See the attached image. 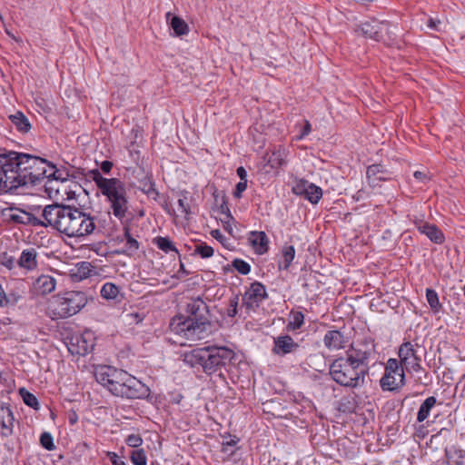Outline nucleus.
Here are the masks:
<instances>
[{
  "mask_svg": "<svg viewBox=\"0 0 465 465\" xmlns=\"http://www.w3.org/2000/svg\"><path fill=\"white\" fill-rule=\"evenodd\" d=\"M301 348V345L294 341L290 335H280L273 339V347L272 351L278 356H285L287 354L295 353Z\"/></svg>",
  "mask_w": 465,
  "mask_h": 465,
  "instance_id": "dca6fc26",
  "label": "nucleus"
},
{
  "mask_svg": "<svg viewBox=\"0 0 465 465\" xmlns=\"http://www.w3.org/2000/svg\"><path fill=\"white\" fill-rule=\"evenodd\" d=\"M56 280L50 275L39 276L33 284V292L36 295H46L54 291Z\"/></svg>",
  "mask_w": 465,
  "mask_h": 465,
  "instance_id": "6ab92c4d",
  "label": "nucleus"
},
{
  "mask_svg": "<svg viewBox=\"0 0 465 465\" xmlns=\"http://www.w3.org/2000/svg\"><path fill=\"white\" fill-rule=\"evenodd\" d=\"M441 25L440 21V20H435L433 18H430L429 20V23H428V26L431 29H434V30H437V31H440V25Z\"/></svg>",
  "mask_w": 465,
  "mask_h": 465,
  "instance_id": "5fc2aeb1",
  "label": "nucleus"
},
{
  "mask_svg": "<svg viewBox=\"0 0 465 465\" xmlns=\"http://www.w3.org/2000/svg\"><path fill=\"white\" fill-rule=\"evenodd\" d=\"M413 223L416 228L419 230V232L420 231V227H422V225H426L428 223L427 222L424 221V214L414 216Z\"/></svg>",
  "mask_w": 465,
  "mask_h": 465,
  "instance_id": "8fccbe9b",
  "label": "nucleus"
},
{
  "mask_svg": "<svg viewBox=\"0 0 465 465\" xmlns=\"http://www.w3.org/2000/svg\"><path fill=\"white\" fill-rule=\"evenodd\" d=\"M142 191L145 193L148 196H151L153 198H156L158 196V192L155 189L154 183L150 180L146 179V181L143 183Z\"/></svg>",
  "mask_w": 465,
  "mask_h": 465,
  "instance_id": "c03bdc74",
  "label": "nucleus"
},
{
  "mask_svg": "<svg viewBox=\"0 0 465 465\" xmlns=\"http://www.w3.org/2000/svg\"><path fill=\"white\" fill-rule=\"evenodd\" d=\"M123 373V370L110 367L101 368L95 374L96 381L113 394V389L117 386L119 380L115 377Z\"/></svg>",
  "mask_w": 465,
  "mask_h": 465,
  "instance_id": "f3484780",
  "label": "nucleus"
},
{
  "mask_svg": "<svg viewBox=\"0 0 465 465\" xmlns=\"http://www.w3.org/2000/svg\"><path fill=\"white\" fill-rule=\"evenodd\" d=\"M0 262L3 266L6 267L9 270H12L15 267V264L17 262L13 256L7 255L6 253H4L1 256Z\"/></svg>",
  "mask_w": 465,
  "mask_h": 465,
  "instance_id": "a18cd8bd",
  "label": "nucleus"
},
{
  "mask_svg": "<svg viewBox=\"0 0 465 465\" xmlns=\"http://www.w3.org/2000/svg\"><path fill=\"white\" fill-rule=\"evenodd\" d=\"M0 411L6 414V418L3 415L1 420V427L4 430L2 431V436L8 437L13 434V425L15 420L14 413L10 407L5 404L1 405Z\"/></svg>",
  "mask_w": 465,
  "mask_h": 465,
  "instance_id": "a878e982",
  "label": "nucleus"
},
{
  "mask_svg": "<svg viewBox=\"0 0 465 465\" xmlns=\"http://www.w3.org/2000/svg\"><path fill=\"white\" fill-rule=\"evenodd\" d=\"M311 130H312L311 124L309 121L306 120L304 123V126H303L300 135L298 136V139H302L303 137L308 135L311 133Z\"/></svg>",
  "mask_w": 465,
  "mask_h": 465,
  "instance_id": "3c124183",
  "label": "nucleus"
},
{
  "mask_svg": "<svg viewBox=\"0 0 465 465\" xmlns=\"http://www.w3.org/2000/svg\"><path fill=\"white\" fill-rule=\"evenodd\" d=\"M113 168V163L110 162V161H104L102 162L101 163V170L104 173H109L111 172Z\"/></svg>",
  "mask_w": 465,
  "mask_h": 465,
  "instance_id": "864d4df0",
  "label": "nucleus"
},
{
  "mask_svg": "<svg viewBox=\"0 0 465 465\" xmlns=\"http://www.w3.org/2000/svg\"><path fill=\"white\" fill-rule=\"evenodd\" d=\"M436 398L433 396L428 397L420 406L417 413V420L419 422L424 421L430 415L431 409L436 404Z\"/></svg>",
  "mask_w": 465,
  "mask_h": 465,
  "instance_id": "7c9ffc66",
  "label": "nucleus"
},
{
  "mask_svg": "<svg viewBox=\"0 0 465 465\" xmlns=\"http://www.w3.org/2000/svg\"><path fill=\"white\" fill-rule=\"evenodd\" d=\"M238 441V439H236L235 437L233 439H231L230 440L226 441V442H223V451H228V449L227 447L228 446H234Z\"/></svg>",
  "mask_w": 465,
  "mask_h": 465,
  "instance_id": "bf43d9fd",
  "label": "nucleus"
},
{
  "mask_svg": "<svg viewBox=\"0 0 465 465\" xmlns=\"http://www.w3.org/2000/svg\"><path fill=\"white\" fill-rule=\"evenodd\" d=\"M236 173L237 175L240 177L241 181H247V173L242 166L238 167Z\"/></svg>",
  "mask_w": 465,
  "mask_h": 465,
  "instance_id": "4d7b16f0",
  "label": "nucleus"
},
{
  "mask_svg": "<svg viewBox=\"0 0 465 465\" xmlns=\"http://www.w3.org/2000/svg\"><path fill=\"white\" fill-rule=\"evenodd\" d=\"M295 257V249L292 245H285L282 249V260L279 262V269L288 270Z\"/></svg>",
  "mask_w": 465,
  "mask_h": 465,
  "instance_id": "c756f323",
  "label": "nucleus"
},
{
  "mask_svg": "<svg viewBox=\"0 0 465 465\" xmlns=\"http://www.w3.org/2000/svg\"><path fill=\"white\" fill-rule=\"evenodd\" d=\"M109 455L113 465H126V463L120 460L115 453H110Z\"/></svg>",
  "mask_w": 465,
  "mask_h": 465,
  "instance_id": "6e6d98bb",
  "label": "nucleus"
},
{
  "mask_svg": "<svg viewBox=\"0 0 465 465\" xmlns=\"http://www.w3.org/2000/svg\"><path fill=\"white\" fill-rule=\"evenodd\" d=\"M151 465H154L153 463H152Z\"/></svg>",
  "mask_w": 465,
  "mask_h": 465,
  "instance_id": "69168bd1",
  "label": "nucleus"
},
{
  "mask_svg": "<svg viewBox=\"0 0 465 465\" xmlns=\"http://www.w3.org/2000/svg\"><path fill=\"white\" fill-rule=\"evenodd\" d=\"M12 124L21 134H27L31 130V124L28 118L20 111L8 116Z\"/></svg>",
  "mask_w": 465,
  "mask_h": 465,
  "instance_id": "cd10ccee",
  "label": "nucleus"
},
{
  "mask_svg": "<svg viewBox=\"0 0 465 465\" xmlns=\"http://www.w3.org/2000/svg\"><path fill=\"white\" fill-rule=\"evenodd\" d=\"M413 176L417 180H419V181H420L421 183H424L430 180L428 174L426 173L420 172V171L414 172Z\"/></svg>",
  "mask_w": 465,
  "mask_h": 465,
  "instance_id": "603ef678",
  "label": "nucleus"
},
{
  "mask_svg": "<svg viewBox=\"0 0 465 465\" xmlns=\"http://www.w3.org/2000/svg\"><path fill=\"white\" fill-rule=\"evenodd\" d=\"M124 236L125 238V245L124 249L123 250V253L126 255H134L137 250L139 249V242L136 239H134L129 232V228H124Z\"/></svg>",
  "mask_w": 465,
  "mask_h": 465,
  "instance_id": "2f4dec72",
  "label": "nucleus"
},
{
  "mask_svg": "<svg viewBox=\"0 0 465 465\" xmlns=\"http://www.w3.org/2000/svg\"><path fill=\"white\" fill-rule=\"evenodd\" d=\"M405 375L404 372L384 374L381 379V387L384 391H394L399 389L404 384Z\"/></svg>",
  "mask_w": 465,
  "mask_h": 465,
  "instance_id": "4be33fe9",
  "label": "nucleus"
},
{
  "mask_svg": "<svg viewBox=\"0 0 465 465\" xmlns=\"http://www.w3.org/2000/svg\"><path fill=\"white\" fill-rule=\"evenodd\" d=\"M42 216L45 219V227H52L70 238L87 236L95 229L94 220L90 214L70 205H46Z\"/></svg>",
  "mask_w": 465,
  "mask_h": 465,
  "instance_id": "f257e3e1",
  "label": "nucleus"
},
{
  "mask_svg": "<svg viewBox=\"0 0 465 465\" xmlns=\"http://www.w3.org/2000/svg\"><path fill=\"white\" fill-rule=\"evenodd\" d=\"M7 149L0 146V194L15 190V173L9 163Z\"/></svg>",
  "mask_w": 465,
  "mask_h": 465,
  "instance_id": "1a4fd4ad",
  "label": "nucleus"
},
{
  "mask_svg": "<svg viewBox=\"0 0 465 465\" xmlns=\"http://www.w3.org/2000/svg\"><path fill=\"white\" fill-rule=\"evenodd\" d=\"M10 220L15 223H22V224H33L35 226H43L45 227V220L42 221L37 217L34 216L32 213L18 210L15 213L10 214Z\"/></svg>",
  "mask_w": 465,
  "mask_h": 465,
  "instance_id": "b1692460",
  "label": "nucleus"
},
{
  "mask_svg": "<svg viewBox=\"0 0 465 465\" xmlns=\"http://www.w3.org/2000/svg\"><path fill=\"white\" fill-rule=\"evenodd\" d=\"M90 174L99 192L106 198L114 216L120 221L124 219L129 213V200L124 183L117 178H105L97 169L91 171Z\"/></svg>",
  "mask_w": 465,
  "mask_h": 465,
  "instance_id": "20e7f679",
  "label": "nucleus"
},
{
  "mask_svg": "<svg viewBox=\"0 0 465 465\" xmlns=\"http://www.w3.org/2000/svg\"><path fill=\"white\" fill-rule=\"evenodd\" d=\"M155 244L160 250L166 253L170 252H178V250L176 249L175 245L169 238L157 237L155 239Z\"/></svg>",
  "mask_w": 465,
  "mask_h": 465,
  "instance_id": "c9c22d12",
  "label": "nucleus"
},
{
  "mask_svg": "<svg viewBox=\"0 0 465 465\" xmlns=\"http://www.w3.org/2000/svg\"><path fill=\"white\" fill-rule=\"evenodd\" d=\"M366 175L369 183L376 186L379 182L389 180L391 173L381 164H372L367 168Z\"/></svg>",
  "mask_w": 465,
  "mask_h": 465,
  "instance_id": "412c9836",
  "label": "nucleus"
},
{
  "mask_svg": "<svg viewBox=\"0 0 465 465\" xmlns=\"http://www.w3.org/2000/svg\"><path fill=\"white\" fill-rule=\"evenodd\" d=\"M19 394L22 397L24 402L27 406H29L35 410H38L40 408V404H39L37 398L33 393H31L27 390H25V388H21L19 390Z\"/></svg>",
  "mask_w": 465,
  "mask_h": 465,
  "instance_id": "f704fd0d",
  "label": "nucleus"
},
{
  "mask_svg": "<svg viewBox=\"0 0 465 465\" xmlns=\"http://www.w3.org/2000/svg\"><path fill=\"white\" fill-rule=\"evenodd\" d=\"M115 378L119 380V383L113 389L114 395L127 399H143L149 396L150 389L126 371H123Z\"/></svg>",
  "mask_w": 465,
  "mask_h": 465,
  "instance_id": "6e6552de",
  "label": "nucleus"
},
{
  "mask_svg": "<svg viewBox=\"0 0 465 465\" xmlns=\"http://www.w3.org/2000/svg\"><path fill=\"white\" fill-rule=\"evenodd\" d=\"M40 443L43 448L47 450H54L55 445L54 444L53 436L49 432H43L40 436Z\"/></svg>",
  "mask_w": 465,
  "mask_h": 465,
  "instance_id": "79ce46f5",
  "label": "nucleus"
},
{
  "mask_svg": "<svg viewBox=\"0 0 465 465\" xmlns=\"http://www.w3.org/2000/svg\"><path fill=\"white\" fill-rule=\"evenodd\" d=\"M166 22L174 31L177 36L184 35L188 33L189 28L185 21L176 15H173L171 12L165 15Z\"/></svg>",
  "mask_w": 465,
  "mask_h": 465,
  "instance_id": "bb28decb",
  "label": "nucleus"
},
{
  "mask_svg": "<svg viewBox=\"0 0 465 465\" xmlns=\"http://www.w3.org/2000/svg\"><path fill=\"white\" fill-rule=\"evenodd\" d=\"M239 303V297L235 295L230 299L229 307L227 309V315L229 317H234L237 314V307Z\"/></svg>",
  "mask_w": 465,
  "mask_h": 465,
  "instance_id": "49530a36",
  "label": "nucleus"
},
{
  "mask_svg": "<svg viewBox=\"0 0 465 465\" xmlns=\"http://www.w3.org/2000/svg\"><path fill=\"white\" fill-rule=\"evenodd\" d=\"M7 154L11 160L9 163L13 165L11 169L15 173L16 189L27 184L36 185L50 173L49 166H54L45 159L29 153L7 149Z\"/></svg>",
  "mask_w": 465,
  "mask_h": 465,
  "instance_id": "7ed1b4c3",
  "label": "nucleus"
},
{
  "mask_svg": "<svg viewBox=\"0 0 465 465\" xmlns=\"http://www.w3.org/2000/svg\"><path fill=\"white\" fill-rule=\"evenodd\" d=\"M8 302L7 299H6V295L2 288V285L0 284V306H4L5 304H6Z\"/></svg>",
  "mask_w": 465,
  "mask_h": 465,
  "instance_id": "052dcab7",
  "label": "nucleus"
},
{
  "mask_svg": "<svg viewBox=\"0 0 465 465\" xmlns=\"http://www.w3.org/2000/svg\"><path fill=\"white\" fill-rule=\"evenodd\" d=\"M330 374L341 386L358 388L364 384L367 373L353 363V361L341 357L331 364Z\"/></svg>",
  "mask_w": 465,
  "mask_h": 465,
  "instance_id": "0eeeda50",
  "label": "nucleus"
},
{
  "mask_svg": "<svg viewBox=\"0 0 465 465\" xmlns=\"http://www.w3.org/2000/svg\"><path fill=\"white\" fill-rule=\"evenodd\" d=\"M232 264V267L241 274L246 275L251 271L250 264L242 259H234Z\"/></svg>",
  "mask_w": 465,
  "mask_h": 465,
  "instance_id": "ea45409f",
  "label": "nucleus"
},
{
  "mask_svg": "<svg viewBox=\"0 0 465 465\" xmlns=\"http://www.w3.org/2000/svg\"><path fill=\"white\" fill-rule=\"evenodd\" d=\"M420 232L437 244L442 243L445 240L443 232L435 224L428 223L426 225H422Z\"/></svg>",
  "mask_w": 465,
  "mask_h": 465,
  "instance_id": "c85d7f7f",
  "label": "nucleus"
},
{
  "mask_svg": "<svg viewBox=\"0 0 465 465\" xmlns=\"http://www.w3.org/2000/svg\"><path fill=\"white\" fill-rule=\"evenodd\" d=\"M127 317L130 318L131 322L138 323L143 321V317L138 313H130V314H127Z\"/></svg>",
  "mask_w": 465,
  "mask_h": 465,
  "instance_id": "13d9d810",
  "label": "nucleus"
},
{
  "mask_svg": "<svg viewBox=\"0 0 465 465\" xmlns=\"http://www.w3.org/2000/svg\"><path fill=\"white\" fill-rule=\"evenodd\" d=\"M323 342L330 351H337L344 348L347 341L340 331L331 330L325 333Z\"/></svg>",
  "mask_w": 465,
  "mask_h": 465,
  "instance_id": "aec40b11",
  "label": "nucleus"
},
{
  "mask_svg": "<svg viewBox=\"0 0 465 465\" xmlns=\"http://www.w3.org/2000/svg\"><path fill=\"white\" fill-rule=\"evenodd\" d=\"M234 356V351L227 347L207 346L184 353L183 361L193 368L201 366L206 374H213L229 364Z\"/></svg>",
  "mask_w": 465,
  "mask_h": 465,
  "instance_id": "39448f33",
  "label": "nucleus"
},
{
  "mask_svg": "<svg viewBox=\"0 0 465 465\" xmlns=\"http://www.w3.org/2000/svg\"><path fill=\"white\" fill-rule=\"evenodd\" d=\"M170 329L175 334L190 341H198L208 338L213 332V324L205 302L200 297L188 302L185 314L173 318Z\"/></svg>",
  "mask_w": 465,
  "mask_h": 465,
  "instance_id": "f03ea898",
  "label": "nucleus"
},
{
  "mask_svg": "<svg viewBox=\"0 0 465 465\" xmlns=\"http://www.w3.org/2000/svg\"><path fill=\"white\" fill-rule=\"evenodd\" d=\"M178 211L183 214L184 216H187L190 214V203L189 199L186 195H182L178 201Z\"/></svg>",
  "mask_w": 465,
  "mask_h": 465,
  "instance_id": "37998d69",
  "label": "nucleus"
},
{
  "mask_svg": "<svg viewBox=\"0 0 465 465\" xmlns=\"http://www.w3.org/2000/svg\"><path fill=\"white\" fill-rule=\"evenodd\" d=\"M126 444L132 448H138L143 443V439L139 434H130L125 440Z\"/></svg>",
  "mask_w": 465,
  "mask_h": 465,
  "instance_id": "de8ad7c7",
  "label": "nucleus"
},
{
  "mask_svg": "<svg viewBox=\"0 0 465 465\" xmlns=\"http://www.w3.org/2000/svg\"><path fill=\"white\" fill-rule=\"evenodd\" d=\"M248 240L257 253L263 254L268 251L269 240L264 232H252Z\"/></svg>",
  "mask_w": 465,
  "mask_h": 465,
  "instance_id": "5701e85b",
  "label": "nucleus"
},
{
  "mask_svg": "<svg viewBox=\"0 0 465 465\" xmlns=\"http://www.w3.org/2000/svg\"><path fill=\"white\" fill-rule=\"evenodd\" d=\"M399 357L401 364L406 368L411 367L414 371H418L420 368L419 363V358L416 356L415 350L411 342H404L399 349Z\"/></svg>",
  "mask_w": 465,
  "mask_h": 465,
  "instance_id": "a211bd4d",
  "label": "nucleus"
},
{
  "mask_svg": "<svg viewBox=\"0 0 465 465\" xmlns=\"http://www.w3.org/2000/svg\"><path fill=\"white\" fill-rule=\"evenodd\" d=\"M373 353V345L371 343L358 344L346 352V357L353 361L359 368L366 373L369 371V361Z\"/></svg>",
  "mask_w": 465,
  "mask_h": 465,
  "instance_id": "9b49d317",
  "label": "nucleus"
},
{
  "mask_svg": "<svg viewBox=\"0 0 465 465\" xmlns=\"http://www.w3.org/2000/svg\"><path fill=\"white\" fill-rule=\"evenodd\" d=\"M247 188V181H240L235 187L233 195L235 198H241L242 193L246 190Z\"/></svg>",
  "mask_w": 465,
  "mask_h": 465,
  "instance_id": "09e8293b",
  "label": "nucleus"
},
{
  "mask_svg": "<svg viewBox=\"0 0 465 465\" xmlns=\"http://www.w3.org/2000/svg\"><path fill=\"white\" fill-rule=\"evenodd\" d=\"M454 454L460 460L464 459L465 457V451L463 450H460V449H455L454 450Z\"/></svg>",
  "mask_w": 465,
  "mask_h": 465,
  "instance_id": "680f3d73",
  "label": "nucleus"
},
{
  "mask_svg": "<svg viewBox=\"0 0 465 465\" xmlns=\"http://www.w3.org/2000/svg\"><path fill=\"white\" fill-rule=\"evenodd\" d=\"M356 32L361 35L373 39L375 41H381L383 39V32L388 34L389 38H391V25L386 21L371 20L361 23L358 25Z\"/></svg>",
  "mask_w": 465,
  "mask_h": 465,
  "instance_id": "9d476101",
  "label": "nucleus"
},
{
  "mask_svg": "<svg viewBox=\"0 0 465 465\" xmlns=\"http://www.w3.org/2000/svg\"><path fill=\"white\" fill-rule=\"evenodd\" d=\"M87 298L84 292L70 291L54 296L48 302L46 314L52 320L64 319L76 314L85 306Z\"/></svg>",
  "mask_w": 465,
  "mask_h": 465,
  "instance_id": "423d86ee",
  "label": "nucleus"
},
{
  "mask_svg": "<svg viewBox=\"0 0 465 465\" xmlns=\"http://www.w3.org/2000/svg\"><path fill=\"white\" fill-rule=\"evenodd\" d=\"M6 34L14 40L17 41L16 37L8 30H6Z\"/></svg>",
  "mask_w": 465,
  "mask_h": 465,
  "instance_id": "e2e57ef3",
  "label": "nucleus"
},
{
  "mask_svg": "<svg viewBox=\"0 0 465 465\" xmlns=\"http://www.w3.org/2000/svg\"><path fill=\"white\" fill-rule=\"evenodd\" d=\"M180 271H183V272L188 273V272L185 271V269H184V265H183V263H182V262H181V264H180Z\"/></svg>",
  "mask_w": 465,
  "mask_h": 465,
  "instance_id": "0e129e2a",
  "label": "nucleus"
},
{
  "mask_svg": "<svg viewBox=\"0 0 465 465\" xmlns=\"http://www.w3.org/2000/svg\"><path fill=\"white\" fill-rule=\"evenodd\" d=\"M130 458L134 465H146L147 463L146 454L143 449L133 450Z\"/></svg>",
  "mask_w": 465,
  "mask_h": 465,
  "instance_id": "58836bf2",
  "label": "nucleus"
},
{
  "mask_svg": "<svg viewBox=\"0 0 465 465\" xmlns=\"http://www.w3.org/2000/svg\"><path fill=\"white\" fill-rule=\"evenodd\" d=\"M50 173L45 178V191L50 199H57L61 196L60 191L63 183L66 182V179L61 177L59 171L55 166H49Z\"/></svg>",
  "mask_w": 465,
  "mask_h": 465,
  "instance_id": "4468645a",
  "label": "nucleus"
},
{
  "mask_svg": "<svg viewBox=\"0 0 465 465\" xmlns=\"http://www.w3.org/2000/svg\"><path fill=\"white\" fill-rule=\"evenodd\" d=\"M267 298L265 286L254 282L251 284L242 297V304L249 310H255Z\"/></svg>",
  "mask_w": 465,
  "mask_h": 465,
  "instance_id": "f8f14e48",
  "label": "nucleus"
},
{
  "mask_svg": "<svg viewBox=\"0 0 465 465\" xmlns=\"http://www.w3.org/2000/svg\"><path fill=\"white\" fill-rule=\"evenodd\" d=\"M36 256L37 252L35 248L24 250L17 261V264L20 268L32 271L37 266Z\"/></svg>",
  "mask_w": 465,
  "mask_h": 465,
  "instance_id": "393cba45",
  "label": "nucleus"
},
{
  "mask_svg": "<svg viewBox=\"0 0 465 465\" xmlns=\"http://www.w3.org/2000/svg\"><path fill=\"white\" fill-rule=\"evenodd\" d=\"M426 299L433 312L437 313L441 309V304L439 301L438 293L432 289L426 290Z\"/></svg>",
  "mask_w": 465,
  "mask_h": 465,
  "instance_id": "72a5a7b5",
  "label": "nucleus"
},
{
  "mask_svg": "<svg viewBox=\"0 0 465 465\" xmlns=\"http://www.w3.org/2000/svg\"><path fill=\"white\" fill-rule=\"evenodd\" d=\"M292 192L297 195H303L310 203L315 204L322 197V190L314 183L306 180H298L292 186Z\"/></svg>",
  "mask_w": 465,
  "mask_h": 465,
  "instance_id": "ddd939ff",
  "label": "nucleus"
},
{
  "mask_svg": "<svg viewBox=\"0 0 465 465\" xmlns=\"http://www.w3.org/2000/svg\"><path fill=\"white\" fill-rule=\"evenodd\" d=\"M93 333L84 331L81 335H76L71 339L69 351L73 354L85 355L94 349Z\"/></svg>",
  "mask_w": 465,
  "mask_h": 465,
  "instance_id": "2eb2a0df",
  "label": "nucleus"
},
{
  "mask_svg": "<svg viewBox=\"0 0 465 465\" xmlns=\"http://www.w3.org/2000/svg\"><path fill=\"white\" fill-rule=\"evenodd\" d=\"M401 372H404V371L403 368L400 365L399 361L396 359H390L387 362L384 374H401Z\"/></svg>",
  "mask_w": 465,
  "mask_h": 465,
  "instance_id": "a19ab883",
  "label": "nucleus"
},
{
  "mask_svg": "<svg viewBox=\"0 0 465 465\" xmlns=\"http://www.w3.org/2000/svg\"><path fill=\"white\" fill-rule=\"evenodd\" d=\"M100 292L103 298L106 300H114L119 294V288L112 282H106L103 285Z\"/></svg>",
  "mask_w": 465,
  "mask_h": 465,
  "instance_id": "473e14b6",
  "label": "nucleus"
},
{
  "mask_svg": "<svg viewBox=\"0 0 465 465\" xmlns=\"http://www.w3.org/2000/svg\"><path fill=\"white\" fill-rule=\"evenodd\" d=\"M213 252V248L207 245L205 242H200L194 246L193 253L200 255L203 259L212 257Z\"/></svg>",
  "mask_w": 465,
  "mask_h": 465,
  "instance_id": "e433bc0d",
  "label": "nucleus"
},
{
  "mask_svg": "<svg viewBox=\"0 0 465 465\" xmlns=\"http://www.w3.org/2000/svg\"><path fill=\"white\" fill-rule=\"evenodd\" d=\"M304 322V315L301 312H292L291 313V319L287 325V328L290 330H297L302 327Z\"/></svg>",
  "mask_w": 465,
  "mask_h": 465,
  "instance_id": "4c0bfd02",
  "label": "nucleus"
}]
</instances>
